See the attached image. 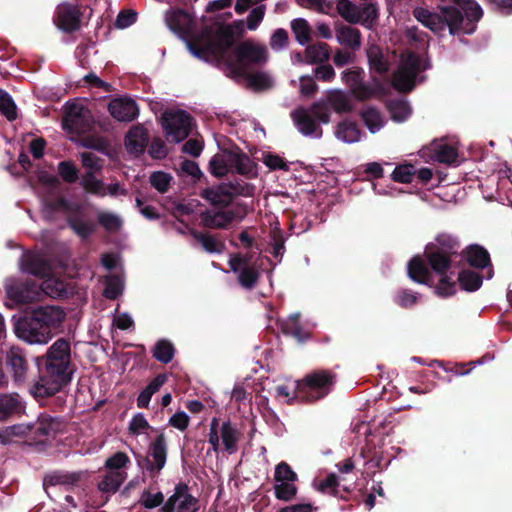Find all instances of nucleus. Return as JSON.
<instances>
[{
	"instance_id": "052dcab7",
	"label": "nucleus",
	"mask_w": 512,
	"mask_h": 512,
	"mask_svg": "<svg viewBox=\"0 0 512 512\" xmlns=\"http://www.w3.org/2000/svg\"><path fill=\"white\" fill-rule=\"evenodd\" d=\"M262 161L270 170H288L287 163L279 155L264 153Z\"/></svg>"
},
{
	"instance_id": "0eeeda50",
	"label": "nucleus",
	"mask_w": 512,
	"mask_h": 512,
	"mask_svg": "<svg viewBox=\"0 0 512 512\" xmlns=\"http://www.w3.org/2000/svg\"><path fill=\"white\" fill-rule=\"evenodd\" d=\"M210 171L217 177H222L229 172H237L242 175L255 173L254 165L248 156L232 151L216 154L210 161Z\"/></svg>"
},
{
	"instance_id": "58836bf2",
	"label": "nucleus",
	"mask_w": 512,
	"mask_h": 512,
	"mask_svg": "<svg viewBox=\"0 0 512 512\" xmlns=\"http://www.w3.org/2000/svg\"><path fill=\"white\" fill-rule=\"evenodd\" d=\"M327 102L336 112H347L351 110L349 98L340 90H331L327 94Z\"/></svg>"
},
{
	"instance_id": "de8ad7c7",
	"label": "nucleus",
	"mask_w": 512,
	"mask_h": 512,
	"mask_svg": "<svg viewBox=\"0 0 512 512\" xmlns=\"http://www.w3.org/2000/svg\"><path fill=\"white\" fill-rule=\"evenodd\" d=\"M0 113L10 121L17 117V108L12 97L2 90H0Z\"/></svg>"
},
{
	"instance_id": "aec40b11",
	"label": "nucleus",
	"mask_w": 512,
	"mask_h": 512,
	"mask_svg": "<svg viewBox=\"0 0 512 512\" xmlns=\"http://www.w3.org/2000/svg\"><path fill=\"white\" fill-rule=\"evenodd\" d=\"M110 114L118 121H132L138 115V107L132 99L116 98L108 106Z\"/></svg>"
},
{
	"instance_id": "09e8293b",
	"label": "nucleus",
	"mask_w": 512,
	"mask_h": 512,
	"mask_svg": "<svg viewBox=\"0 0 512 512\" xmlns=\"http://www.w3.org/2000/svg\"><path fill=\"white\" fill-rule=\"evenodd\" d=\"M98 221L109 232H116L122 226V219L111 212H100Z\"/></svg>"
},
{
	"instance_id": "2f4dec72",
	"label": "nucleus",
	"mask_w": 512,
	"mask_h": 512,
	"mask_svg": "<svg viewBox=\"0 0 512 512\" xmlns=\"http://www.w3.org/2000/svg\"><path fill=\"white\" fill-rule=\"evenodd\" d=\"M367 58L372 70L381 74L388 70V61L379 46L370 44L367 48Z\"/></svg>"
},
{
	"instance_id": "7ed1b4c3",
	"label": "nucleus",
	"mask_w": 512,
	"mask_h": 512,
	"mask_svg": "<svg viewBox=\"0 0 512 512\" xmlns=\"http://www.w3.org/2000/svg\"><path fill=\"white\" fill-rule=\"evenodd\" d=\"M461 7L466 15L463 18L460 11L454 7H444L441 9V15L431 13L423 8H416L413 11L414 17L425 27L433 32L443 31L449 28L451 34L466 33L470 34L475 30V22L479 21L483 16L481 6L474 0H451Z\"/></svg>"
},
{
	"instance_id": "c85d7f7f",
	"label": "nucleus",
	"mask_w": 512,
	"mask_h": 512,
	"mask_svg": "<svg viewBox=\"0 0 512 512\" xmlns=\"http://www.w3.org/2000/svg\"><path fill=\"white\" fill-rule=\"evenodd\" d=\"M126 478V473L121 470H109L99 482V490L105 493L116 492Z\"/></svg>"
},
{
	"instance_id": "e2e57ef3",
	"label": "nucleus",
	"mask_w": 512,
	"mask_h": 512,
	"mask_svg": "<svg viewBox=\"0 0 512 512\" xmlns=\"http://www.w3.org/2000/svg\"><path fill=\"white\" fill-rule=\"evenodd\" d=\"M265 15V6L261 5L254 8L246 19L247 28L251 31L256 30L262 22Z\"/></svg>"
},
{
	"instance_id": "6ab92c4d",
	"label": "nucleus",
	"mask_w": 512,
	"mask_h": 512,
	"mask_svg": "<svg viewBox=\"0 0 512 512\" xmlns=\"http://www.w3.org/2000/svg\"><path fill=\"white\" fill-rule=\"evenodd\" d=\"M31 427L32 438L39 443H44L56 435L61 428V423L52 417L41 416L34 424H31Z\"/></svg>"
},
{
	"instance_id": "72a5a7b5",
	"label": "nucleus",
	"mask_w": 512,
	"mask_h": 512,
	"mask_svg": "<svg viewBox=\"0 0 512 512\" xmlns=\"http://www.w3.org/2000/svg\"><path fill=\"white\" fill-rule=\"evenodd\" d=\"M7 363L13 370L15 379L17 381L22 380L27 370V363L21 351L18 349H11L7 355Z\"/></svg>"
},
{
	"instance_id": "338daca9",
	"label": "nucleus",
	"mask_w": 512,
	"mask_h": 512,
	"mask_svg": "<svg viewBox=\"0 0 512 512\" xmlns=\"http://www.w3.org/2000/svg\"><path fill=\"white\" fill-rule=\"evenodd\" d=\"M288 42V33L284 29H277L270 39V46L274 50H281Z\"/></svg>"
},
{
	"instance_id": "4c0bfd02",
	"label": "nucleus",
	"mask_w": 512,
	"mask_h": 512,
	"mask_svg": "<svg viewBox=\"0 0 512 512\" xmlns=\"http://www.w3.org/2000/svg\"><path fill=\"white\" fill-rule=\"evenodd\" d=\"M291 29L299 44L306 45L311 41L312 30L305 19L298 18L293 20L291 22Z\"/></svg>"
},
{
	"instance_id": "774afa93",
	"label": "nucleus",
	"mask_w": 512,
	"mask_h": 512,
	"mask_svg": "<svg viewBox=\"0 0 512 512\" xmlns=\"http://www.w3.org/2000/svg\"><path fill=\"white\" fill-rule=\"evenodd\" d=\"M129 462V457L122 452L114 454L112 457L107 459L106 466L109 470H120Z\"/></svg>"
},
{
	"instance_id": "ddd939ff",
	"label": "nucleus",
	"mask_w": 512,
	"mask_h": 512,
	"mask_svg": "<svg viewBox=\"0 0 512 512\" xmlns=\"http://www.w3.org/2000/svg\"><path fill=\"white\" fill-rule=\"evenodd\" d=\"M197 509L198 500L187 493L186 486L179 485L162 507V512H196Z\"/></svg>"
},
{
	"instance_id": "473e14b6",
	"label": "nucleus",
	"mask_w": 512,
	"mask_h": 512,
	"mask_svg": "<svg viewBox=\"0 0 512 512\" xmlns=\"http://www.w3.org/2000/svg\"><path fill=\"white\" fill-rule=\"evenodd\" d=\"M79 478L78 474H69V473H62V472H56L51 475H48L44 479V488L47 492V494H50L49 489L56 486H69L74 484Z\"/></svg>"
},
{
	"instance_id": "c03bdc74",
	"label": "nucleus",
	"mask_w": 512,
	"mask_h": 512,
	"mask_svg": "<svg viewBox=\"0 0 512 512\" xmlns=\"http://www.w3.org/2000/svg\"><path fill=\"white\" fill-rule=\"evenodd\" d=\"M195 239L209 253H221L224 250V244L212 235L196 233Z\"/></svg>"
},
{
	"instance_id": "a19ab883",
	"label": "nucleus",
	"mask_w": 512,
	"mask_h": 512,
	"mask_svg": "<svg viewBox=\"0 0 512 512\" xmlns=\"http://www.w3.org/2000/svg\"><path fill=\"white\" fill-rule=\"evenodd\" d=\"M306 57L311 63L325 62L330 57L329 47L326 43L310 45L305 50Z\"/></svg>"
},
{
	"instance_id": "f8f14e48",
	"label": "nucleus",
	"mask_w": 512,
	"mask_h": 512,
	"mask_svg": "<svg viewBox=\"0 0 512 512\" xmlns=\"http://www.w3.org/2000/svg\"><path fill=\"white\" fill-rule=\"evenodd\" d=\"M15 333L18 338L29 344H47L53 337V333L48 332L34 316L19 319L15 324Z\"/></svg>"
},
{
	"instance_id": "a878e982",
	"label": "nucleus",
	"mask_w": 512,
	"mask_h": 512,
	"mask_svg": "<svg viewBox=\"0 0 512 512\" xmlns=\"http://www.w3.org/2000/svg\"><path fill=\"white\" fill-rule=\"evenodd\" d=\"M202 196L214 205H227L233 198L231 188L227 185H218L203 190Z\"/></svg>"
},
{
	"instance_id": "79ce46f5",
	"label": "nucleus",
	"mask_w": 512,
	"mask_h": 512,
	"mask_svg": "<svg viewBox=\"0 0 512 512\" xmlns=\"http://www.w3.org/2000/svg\"><path fill=\"white\" fill-rule=\"evenodd\" d=\"M461 287L466 291H476L482 284V277L474 271L464 270L458 277Z\"/></svg>"
},
{
	"instance_id": "4468645a",
	"label": "nucleus",
	"mask_w": 512,
	"mask_h": 512,
	"mask_svg": "<svg viewBox=\"0 0 512 512\" xmlns=\"http://www.w3.org/2000/svg\"><path fill=\"white\" fill-rule=\"evenodd\" d=\"M31 314L50 333L59 328L65 319L64 310L55 305L38 306L31 311Z\"/></svg>"
},
{
	"instance_id": "9b49d317",
	"label": "nucleus",
	"mask_w": 512,
	"mask_h": 512,
	"mask_svg": "<svg viewBox=\"0 0 512 512\" xmlns=\"http://www.w3.org/2000/svg\"><path fill=\"white\" fill-rule=\"evenodd\" d=\"M93 125V118L89 109L79 103H70L66 106V113L63 119V128L70 133L84 134Z\"/></svg>"
},
{
	"instance_id": "412c9836",
	"label": "nucleus",
	"mask_w": 512,
	"mask_h": 512,
	"mask_svg": "<svg viewBox=\"0 0 512 512\" xmlns=\"http://www.w3.org/2000/svg\"><path fill=\"white\" fill-rule=\"evenodd\" d=\"M165 21L167 26L179 34H191L193 20L191 16L183 10L171 9L166 12Z\"/></svg>"
},
{
	"instance_id": "20e7f679",
	"label": "nucleus",
	"mask_w": 512,
	"mask_h": 512,
	"mask_svg": "<svg viewBox=\"0 0 512 512\" xmlns=\"http://www.w3.org/2000/svg\"><path fill=\"white\" fill-rule=\"evenodd\" d=\"M69 363L70 344L58 339L46 353L42 375L31 388L33 396L43 398L60 391L71 380Z\"/></svg>"
},
{
	"instance_id": "b1692460",
	"label": "nucleus",
	"mask_w": 512,
	"mask_h": 512,
	"mask_svg": "<svg viewBox=\"0 0 512 512\" xmlns=\"http://www.w3.org/2000/svg\"><path fill=\"white\" fill-rule=\"evenodd\" d=\"M335 36L340 45L352 50H358L361 47V33L356 28L340 25L336 28Z\"/></svg>"
},
{
	"instance_id": "5fc2aeb1",
	"label": "nucleus",
	"mask_w": 512,
	"mask_h": 512,
	"mask_svg": "<svg viewBox=\"0 0 512 512\" xmlns=\"http://www.w3.org/2000/svg\"><path fill=\"white\" fill-rule=\"evenodd\" d=\"M123 291V281L119 276H110L106 279V287L104 289L105 297L109 299L117 298Z\"/></svg>"
},
{
	"instance_id": "a18cd8bd",
	"label": "nucleus",
	"mask_w": 512,
	"mask_h": 512,
	"mask_svg": "<svg viewBox=\"0 0 512 512\" xmlns=\"http://www.w3.org/2000/svg\"><path fill=\"white\" fill-rule=\"evenodd\" d=\"M20 402L17 395L0 396V421L18 410Z\"/></svg>"
},
{
	"instance_id": "f3484780",
	"label": "nucleus",
	"mask_w": 512,
	"mask_h": 512,
	"mask_svg": "<svg viewBox=\"0 0 512 512\" xmlns=\"http://www.w3.org/2000/svg\"><path fill=\"white\" fill-rule=\"evenodd\" d=\"M54 23L65 32L77 30L80 25V11L78 7L68 3H61L56 8Z\"/></svg>"
},
{
	"instance_id": "69168bd1",
	"label": "nucleus",
	"mask_w": 512,
	"mask_h": 512,
	"mask_svg": "<svg viewBox=\"0 0 512 512\" xmlns=\"http://www.w3.org/2000/svg\"><path fill=\"white\" fill-rule=\"evenodd\" d=\"M340 482L335 474L328 475L324 480L314 483L315 489L323 493H334Z\"/></svg>"
},
{
	"instance_id": "49530a36",
	"label": "nucleus",
	"mask_w": 512,
	"mask_h": 512,
	"mask_svg": "<svg viewBox=\"0 0 512 512\" xmlns=\"http://www.w3.org/2000/svg\"><path fill=\"white\" fill-rule=\"evenodd\" d=\"M153 356L160 362H170L174 356L173 345L166 340L158 341L154 347Z\"/></svg>"
},
{
	"instance_id": "cd10ccee",
	"label": "nucleus",
	"mask_w": 512,
	"mask_h": 512,
	"mask_svg": "<svg viewBox=\"0 0 512 512\" xmlns=\"http://www.w3.org/2000/svg\"><path fill=\"white\" fill-rule=\"evenodd\" d=\"M433 158L441 163L451 164L456 161L457 151L454 146L445 143L444 141H434L430 145Z\"/></svg>"
},
{
	"instance_id": "9d476101",
	"label": "nucleus",
	"mask_w": 512,
	"mask_h": 512,
	"mask_svg": "<svg viewBox=\"0 0 512 512\" xmlns=\"http://www.w3.org/2000/svg\"><path fill=\"white\" fill-rule=\"evenodd\" d=\"M161 123L169 140L181 142L190 133L192 118L184 110L171 109L163 113Z\"/></svg>"
},
{
	"instance_id": "680f3d73",
	"label": "nucleus",
	"mask_w": 512,
	"mask_h": 512,
	"mask_svg": "<svg viewBox=\"0 0 512 512\" xmlns=\"http://www.w3.org/2000/svg\"><path fill=\"white\" fill-rule=\"evenodd\" d=\"M170 180H171V177L169 174L160 172V171L154 172L150 176V182H151L152 186L155 187L159 192H162V193L167 191V189L169 187Z\"/></svg>"
},
{
	"instance_id": "5701e85b",
	"label": "nucleus",
	"mask_w": 512,
	"mask_h": 512,
	"mask_svg": "<svg viewBox=\"0 0 512 512\" xmlns=\"http://www.w3.org/2000/svg\"><path fill=\"white\" fill-rule=\"evenodd\" d=\"M408 275L417 283L434 286V279L426 263L420 257H414L408 263Z\"/></svg>"
},
{
	"instance_id": "f03ea898",
	"label": "nucleus",
	"mask_w": 512,
	"mask_h": 512,
	"mask_svg": "<svg viewBox=\"0 0 512 512\" xmlns=\"http://www.w3.org/2000/svg\"><path fill=\"white\" fill-rule=\"evenodd\" d=\"M20 270L38 278L44 279L41 286L33 282L20 283L14 278L5 282L8 298L6 305L10 308L18 304L40 301L44 295L62 297L68 293V285L64 279L56 277L52 264L40 253H25L22 255Z\"/></svg>"
},
{
	"instance_id": "0e129e2a",
	"label": "nucleus",
	"mask_w": 512,
	"mask_h": 512,
	"mask_svg": "<svg viewBox=\"0 0 512 512\" xmlns=\"http://www.w3.org/2000/svg\"><path fill=\"white\" fill-rule=\"evenodd\" d=\"M163 500L164 496L161 492L151 493L144 491L140 497L141 504L149 509L159 506Z\"/></svg>"
},
{
	"instance_id": "39448f33",
	"label": "nucleus",
	"mask_w": 512,
	"mask_h": 512,
	"mask_svg": "<svg viewBox=\"0 0 512 512\" xmlns=\"http://www.w3.org/2000/svg\"><path fill=\"white\" fill-rule=\"evenodd\" d=\"M454 240L445 235L436 238V243L426 246L425 256L433 269L439 276L435 285V293L441 297H448L456 292V284L453 280L454 272L450 271L449 251L453 249Z\"/></svg>"
},
{
	"instance_id": "393cba45",
	"label": "nucleus",
	"mask_w": 512,
	"mask_h": 512,
	"mask_svg": "<svg viewBox=\"0 0 512 512\" xmlns=\"http://www.w3.org/2000/svg\"><path fill=\"white\" fill-rule=\"evenodd\" d=\"M147 141L148 135L144 127L134 126L126 136L125 146L129 152L138 154L144 150Z\"/></svg>"
},
{
	"instance_id": "37998d69",
	"label": "nucleus",
	"mask_w": 512,
	"mask_h": 512,
	"mask_svg": "<svg viewBox=\"0 0 512 512\" xmlns=\"http://www.w3.org/2000/svg\"><path fill=\"white\" fill-rule=\"evenodd\" d=\"M296 481H281L275 482L274 491L275 496L279 500L290 501L297 494Z\"/></svg>"
},
{
	"instance_id": "4be33fe9",
	"label": "nucleus",
	"mask_w": 512,
	"mask_h": 512,
	"mask_svg": "<svg viewBox=\"0 0 512 512\" xmlns=\"http://www.w3.org/2000/svg\"><path fill=\"white\" fill-rule=\"evenodd\" d=\"M342 81L348 85L352 92L360 98L368 95V89L364 84V70L352 67L342 72Z\"/></svg>"
},
{
	"instance_id": "a211bd4d",
	"label": "nucleus",
	"mask_w": 512,
	"mask_h": 512,
	"mask_svg": "<svg viewBox=\"0 0 512 512\" xmlns=\"http://www.w3.org/2000/svg\"><path fill=\"white\" fill-rule=\"evenodd\" d=\"M245 211L241 208H231L227 210L208 211L203 216V223L206 227L220 229L226 228L233 221L241 220Z\"/></svg>"
},
{
	"instance_id": "3c124183",
	"label": "nucleus",
	"mask_w": 512,
	"mask_h": 512,
	"mask_svg": "<svg viewBox=\"0 0 512 512\" xmlns=\"http://www.w3.org/2000/svg\"><path fill=\"white\" fill-rule=\"evenodd\" d=\"M248 79L249 85L256 90L269 88L273 84L271 76L264 72H257L245 75Z\"/></svg>"
},
{
	"instance_id": "423d86ee",
	"label": "nucleus",
	"mask_w": 512,
	"mask_h": 512,
	"mask_svg": "<svg viewBox=\"0 0 512 512\" xmlns=\"http://www.w3.org/2000/svg\"><path fill=\"white\" fill-rule=\"evenodd\" d=\"M292 120L298 131L304 136L320 138L322 129L320 123L330 121V109L327 103H314L310 109L299 107L291 112Z\"/></svg>"
},
{
	"instance_id": "ea45409f",
	"label": "nucleus",
	"mask_w": 512,
	"mask_h": 512,
	"mask_svg": "<svg viewBox=\"0 0 512 512\" xmlns=\"http://www.w3.org/2000/svg\"><path fill=\"white\" fill-rule=\"evenodd\" d=\"M466 258L468 263L475 267H485L490 262L488 252L477 245L470 246L467 249Z\"/></svg>"
},
{
	"instance_id": "f257e3e1",
	"label": "nucleus",
	"mask_w": 512,
	"mask_h": 512,
	"mask_svg": "<svg viewBox=\"0 0 512 512\" xmlns=\"http://www.w3.org/2000/svg\"><path fill=\"white\" fill-rule=\"evenodd\" d=\"M233 34L228 26L216 25L195 40L187 42L192 55L207 62L225 64L233 76L246 75L251 64L263 63L267 59L264 46L244 42L232 48Z\"/></svg>"
},
{
	"instance_id": "864d4df0",
	"label": "nucleus",
	"mask_w": 512,
	"mask_h": 512,
	"mask_svg": "<svg viewBox=\"0 0 512 512\" xmlns=\"http://www.w3.org/2000/svg\"><path fill=\"white\" fill-rule=\"evenodd\" d=\"M361 9V20L360 23L366 28L370 29L373 27L374 22L378 17V8L373 3H368L360 6Z\"/></svg>"
},
{
	"instance_id": "c9c22d12",
	"label": "nucleus",
	"mask_w": 512,
	"mask_h": 512,
	"mask_svg": "<svg viewBox=\"0 0 512 512\" xmlns=\"http://www.w3.org/2000/svg\"><path fill=\"white\" fill-rule=\"evenodd\" d=\"M361 117L371 133L378 132L384 126V118L378 110L366 107L361 112Z\"/></svg>"
},
{
	"instance_id": "6e6552de",
	"label": "nucleus",
	"mask_w": 512,
	"mask_h": 512,
	"mask_svg": "<svg viewBox=\"0 0 512 512\" xmlns=\"http://www.w3.org/2000/svg\"><path fill=\"white\" fill-rule=\"evenodd\" d=\"M426 68L425 62L417 55L406 52L393 75V86L399 91H409L416 84L418 74Z\"/></svg>"
},
{
	"instance_id": "13d9d810",
	"label": "nucleus",
	"mask_w": 512,
	"mask_h": 512,
	"mask_svg": "<svg viewBox=\"0 0 512 512\" xmlns=\"http://www.w3.org/2000/svg\"><path fill=\"white\" fill-rule=\"evenodd\" d=\"M415 174V168L414 166L410 164H403L397 166L393 173L392 178L394 181L401 182V183H409L411 182L413 176Z\"/></svg>"
},
{
	"instance_id": "bf43d9fd",
	"label": "nucleus",
	"mask_w": 512,
	"mask_h": 512,
	"mask_svg": "<svg viewBox=\"0 0 512 512\" xmlns=\"http://www.w3.org/2000/svg\"><path fill=\"white\" fill-rule=\"evenodd\" d=\"M274 479L275 482L297 481V474L287 463L281 462L275 468Z\"/></svg>"
},
{
	"instance_id": "6e6d98bb",
	"label": "nucleus",
	"mask_w": 512,
	"mask_h": 512,
	"mask_svg": "<svg viewBox=\"0 0 512 512\" xmlns=\"http://www.w3.org/2000/svg\"><path fill=\"white\" fill-rule=\"evenodd\" d=\"M150 425L143 414H136L129 423V432L134 436L147 434Z\"/></svg>"
},
{
	"instance_id": "bb28decb",
	"label": "nucleus",
	"mask_w": 512,
	"mask_h": 512,
	"mask_svg": "<svg viewBox=\"0 0 512 512\" xmlns=\"http://www.w3.org/2000/svg\"><path fill=\"white\" fill-rule=\"evenodd\" d=\"M361 135L362 133L356 123L348 120L340 122L335 130L336 138L348 144L360 141Z\"/></svg>"
},
{
	"instance_id": "1a4fd4ad",
	"label": "nucleus",
	"mask_w": 512,
	"mask_h": 512,
	"mask_svg": "<svg viewBox=\"0 0 512 512\" xmlns=\"http://www.w3.org/2000/svg\"><path fill=\"white\" fill-rule=\"evenodd\" d=\"M333 384V376L326 371H316L307 375L296 385L300 397L308 401L320 399L328 394Z\"/></svg>"
},
{
	"instance_id": "e433bc0d",
	"label": "nucleus",
	"mask_w": 512,
	"mask_h": 512,
	"mask_svg": "<svg viewBox=\"0 0 512 512\" xmlns=\"http://www.w3.org/2000/svg\"><path fill=\"white\" fill-rule=\"evenodd\" d=\"M299 318V314L290 315L283 321L282 327L286 334L292 335L298 341H304L308 338V333L302 329Z\"/></svg>"
},
{
	"instance_id": "4d7b16f0",
	"label": "nucleus",
	"mask_w": 512,
	"mask_h": 512,
	"mask_svg": "<svg viewBox=\"0 0 512 512\" xmlns=\"http://www.w3.org/2000/svg\"><path fill=\"white\" fill-rule=\"evenodd\" d=\"M69 223L75 233L82 238L89 236L93 231V224L83 220L79 216L72 217L69 215Z\"/></svg>"
},
{
	"instance_id": "c756f323",
	"label": "nucleus",
	"mask_w": 512,
	"mask_h": 512,
	"mask_svg": "<svg viewBox=\"0 0 512 512\" xmlns=\"http://www.w3.org/2000/svg\"><path fill=\"white\" fill-rule=\"evenodd\" d=\"M167 376L164 374L157 375L148 386L139 394L137 398V406L139 408H147L154 393L166 382Z\"/></svg>"
},
{
	"instance_id": "dca6fc26",
	"label": "nucleus",
	"mask_w": 512,
	"mask_h": 512,
	"mask_svg": "<svg viewBox=\"0 0 512 512\" xmlns=\"http://www.w3.org/2000/svg\"><path fill=\"white\" fill-rule=\"evenodd\" d=\"M232 271L237 272L240 284L245 288H251L256 283L258 273L247 257L239 254L232 255L229 259Z\"/></svg>"
},
{
	"instance_id": "f704fd0d",
	"label": "nucleus",
	"mask_w": 512,
	"mask_h": 512,
	"mask_svg": "<svg viewBox=\"0 0 512 512\" xmlns=\"http://www.w3.org/2000/svg\"><path fill=\"white\" fill-rule=\"evenodd\" d=\"M221 439L225 449L229 453H234L237 449V442L239 440V431L230 422H225L220 428Z\"/></svg>"
},
{
	"instance_id": "603ef678",
	"label": "nucleus",
	"mask_w": 512,
	"mask_h": 512,
	"mask_svg": "<svg viewBox=\"0 0 512 512\" xmlns=\"http://www.w3.org/2000/svg\"><path fill=\"white\" fill-rule=\"evenodd\" d=\"M391 117L396 122L405 121L411 114V108L406 101H395L390 104Z\"/></svg>"
},
{
	"instance_id": "7c9ffc66",
	"label": "nucleus",
	"mask_w": 512,
	"mask_h": 512,
	"mask_svg": "<svg viewBox=\"0 0 512 512\" xmlns=\"http://www.w3.org/2000/svg\"><path fill=\"white\" fill-rule=\"evenodd\" d=\"M339 15L349 23H359L361 20L360 6L350 0H338L336 4Z\"/></svg>"
},
{
	"instance_id": "8fccbe9b",
	"label": "nucleus",
	"mask_w": 512,
	"mask_h": 512,
	"mask_svg": "<svg viewBox=\"0 0 512 512\" xmlns=\"http://www.w3.org/2000/svg\"><path fill=\"white\" fill-rule=\"evenodd\" d=\"M82 185L84 189L90 193L105 196L106 195V186L99 181L92 173H87L82 178Z\"/></svg>"
},
{
	"instance_id": "2eb2a0df",
	"label": "nucleus",
	"mask_w": 512,
	"mask_h": 512,
	"mask_svg": "<svg viewBox=\"0 0 512 512\" xmlns=\"http://www.w3.org/2000/svg\"><path fill=\"white\" fill-rule=\"evenodd\" d=\"M167 460V443L163 433H160L150 444L146 469L153 475L158 474Z\"/></svg>"
}]
</instances>
